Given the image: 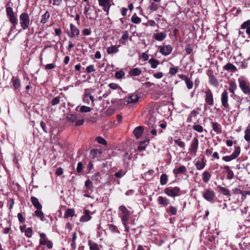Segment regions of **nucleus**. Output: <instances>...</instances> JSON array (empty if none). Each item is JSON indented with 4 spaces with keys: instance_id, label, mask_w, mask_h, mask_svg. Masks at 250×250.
I'll return each instance as SVG.
<instances>
[{
    "instance_id": "nucleus-25",
    "label": "nucleus",
    "mask_w": 250,
    "mask_h": 250,
    "mask_svg": "<svg viewBox=\"0 0 250 250\" xmlns=\"http://www.w3.org/2000/svg\"><path fill=\"white\" fill-rule=\"evenodd\" d=\"M31 202L33 206L37 209H42V206L39 202L38 199L34 196L31 197Z\"/></svg>"
},
{
    "instance_id": "nucleus-8",
    "label": "nucleus",
    "mask_w": 250,
    "mask_h": 250,
    "mask_svg": "<svg viewBox=\"0 0 250 250\" xmlns=\"http://www.w3.org/2000/svg\"><path fill=\"white\" fill-rule=\"evenodd\" d=\"M198 146L199 140L197 137H194L191 142L190 146L188 148V151L190 154L192 155L193 156H195L197 154Z\"/></svg>"
},
{
    "instance_id": "nucleus-17",
    "label": "nucleus",
    "mask_w": 250,
    "mask_h": 250,
    "mask_svg": "<svg viewBox=\"0 0 250 250\" xmlns=\"http://www.w3.org/2000/svg\"><path fill=\"white\" fill-rule=\"evenodd\" d=\"M140 98V96H139L137 94L133 93L126 98L125 101L127 102V104H134L139 101Z\"/></svg>"
},
{
    "instance_id": "nucleus-47",
    "label": "nucleus",
    "mask_w": 250,
    "mask_h": 250,
    "mask_svg": "<svg viewBox=\"0 0 250 250\" xmlns=\"http://www.w3.org/2000/svg\"><path fill=\"white\" fill-rule=\"evenodd\" d=\"M108 227L109 229L112 232L120 233L119 230L118 229L117 227L116 226H115V225L111 224H108Z\"/></svg>"
},
{
    "instance_id": "nucleus-60",
    "label": "nucleus",
    "mask_w": 250,
    "mask_h": 250,
    "mask_svg": "<svg viewBox=\"0 0 250 250\" xmlns=\"http://www.w3.org/2000/svg\"><path fill=\"white\" fill-rule=\"evenodd\" d=\"M95 71V66L93 64L89 65L86 68V71L88 73H91V72H94Z\"/></svg>"
},
{
    "instance_id": "nucleus-7",
    "label": "nucleus",
    "mask_w": 250,
    "mask_h": 250,
    "mask_svg": "<svg viewBox=\"0 0 250 250\" xmlns=\"http://www.w3.org/2000/svg\"><path fill=\"white\" fill-rule=\"evenodd\" d=\"M241 152V147L239 146H234V150L231 155L229 156H225L222 157V160L225 162H228L235 159L240 155Z\"/></svg>"
},
{
    "instance_id": "nucleus-42",
    "label": "nucleus",
    "mask_w": 250,
    "mask_h": 250,
    "mask_svg": "<svg viewBox=\"0 0 250 250\" xmlns=\"http://www.w3.org/2000/svg\"><path fill=\"white\" fill-rule=\"evenodd\" d=\"M99 153L100 154L101 153V151L99 149H91L90 152V157L92 159H95L97 157V154Z\"/></svg>"
},
{
    "instance_id": "nucleus-28",
    "label": "nucleus",
    "mask_w": 250,
    "mask_h": 250,
    "mask_svg": "<svg viewBox=\"0 0 250 250\" xmlns=\"http://www.w3.org/2000/svg\"><path fill=\"white\" fill-rule=\"evenodd\" d=\"M144 131V128L143 126H139L136 127L133 130V134L137 139L140 138Z\"/></svg>"
},
{
    "instance_id": "nucleus-44",
    "label": "nucleus",
    "mask_w": 250,
    "mask_h": 250,
    "mask_svg": "<svg viewBox=\"0 0 250 250\" xmlns=\"http://www.w3.org/2000/svg\"><path fill=\"white\" fill-rule=\"evenodd\" d=\"M67 119L71 123H74L76 121L77 117L76 114H68L67 115Z\"/></svg>"
},
{
    "instance_id": "nucleus-37",
    "label": "nucleus",
    "mask_w": 250,
    "mask_h": 250,
    "mask_svg": "<svg viewBox=\"0 0 250 250\" xmlns=\"http://www.w3.org/2000/svg\"><path fill=\"white\" fill-rule=\"evenodd\" d=\"M148 62L150 64L151 67L153 69L157 68L159 64V61L153 58L149 59Z\"/></svg>"
},
{
    "instance_id": "nucleus-38",
    "label": "nucleus",
    "mask_w": 250,
    "mask_h": 250,
    "mask_svg": "<svg viewBox=\"0 0 250 250\" xmlns=\"http://www.w3.org/2000/svg\"><path fill=\"white\" fill-rule=\"evenodd\" d=\"M166 210L167 212L169 213L171 215H175L177 213V208L171 205L167 208Z\"/></svg>"
},
{
    "instance_id": "nucleus-20",
    "label": "nucleus",
    "mask_w": 250,
    "mask_h": 250,
    "mask_svg": "<svg viewBox=\"0 0 250 250\" xmlns=\"http://www.w3.org/2000/svg\"><path fill=\"white\" fill-rule=\"evenodd\" d=\"M157 202L161 207H167L170 204L169 200L166 197L159 196L157 199Z\"/></svg>"
},
{
    "instance_id": "nucleus-43",
    "label": "nucleus",
    "mask_w": 250,
    "mask_h": 250,
    "mask_svg": "<svg viewBox=\"0 0 250 250\" xmlns=\"http://www.w3.org/2000/svg\"><path fill=\"white\" fill-rule=\"evenodd\" d=\"M35 215L38 218H39L42 221H43L44 220V214L41 209H37L34 212Z\"/></svg>"
},
{
    "instance_id": "nucleus-49",
    "label": "nucleus",
    "mask_w": 250,
    "mask_h": 250,
    "mask_svg": "<svg viewBox=\"0 0 250 250\" xmlns=\"http://www.w3.org/2000/svg\"><path fill=\"white\" fill-rule=\"evenodd\" d=\"M244 138L247 142H250V128L247 127L245 130Z\"/></svg>"
},
{
    "instance_id": "nucleus-36",
    "label": "nucleus",
    "mask_w": 250,
    "mask_h": 250,
    "mask_svg": "<svg viewBox=\"0 0 250 250\" xmlns=\"http://www.w3.org/2000/svg\"><path fill=\"white\" fill-rule=\"evenodd\" d=\"M50 13L48 11H46L42 16L41 19L40 21L41 23H42V24L46 23L48 21L50 18Z\"/></svg>"
},
{
    "instance_id": "nucleus-3",
    "label": "nucleus",
    "mask_w": 250,
    "mask_h": 250,
    "mask_svg": "<svg viewBox=\"0 0 250 250\" xmlns=\"http://www.w3.org/2000/svg\"><path fill=\"white\" fill-rule=\"evenodd\" d=\"M164 193L169 197H175L181 195V188L178 187H167L164 190Z\"/></svg>"
},
{
    "instance_id": "nucleus-30",
    "label": "nucleus",
    "mask_w": 250,
    "mask_h": 250,
    "mask_svg": "<svg viewBox=\"0 0 250 250\" xmlns=\"http://www.w3.org/2000/svg\"><path fill=\"white\" fill-rule=\"evenodd\" d=\"M211 178V173L208 171H205L202 173V179L203 182L205 183L208 184Z\"/></svg>"
},
{
    "instance_id": "nucleus-62",
    "label": "nucleus",
    "mask_w": 250,
    "mask_h": 250,
    "mask_svg": "<svg viewBox=\"0 0 250 250\" xmlns=\"http://www.w3.org/2000/svg\"><path fill=\"white\" fill-rule=\"evenodd\" d=\"M89 89H85V93L83 95V102H86V98H89L90 96H92L91 95V93L89 92Z\"/></svg>"
},
{
    "instance_id": "nucleus-55",
    "label": "nucleus",
    "mask_w": 250,
    "mask_h": 250,
    "mask_svg": "<svg viewBox=\"0 0 250 250\" xmlns=\"http://www.w3.org/2000/svg\"><path fill=\"white\" fill-rule=\"evenodd\" d=\"M96 141L99 144H101L102 145H107V142L102 137H97L96 138Z\"/></svg>"
},
{
    "instance_id": "nucleus-32",
    "label": "nucleus",
    "mask_w": 250,
    "mask_h": 250,
    "mask_svg": "<svg viewBox=\"0 0 250 250\" xmlns=\"http://www.w3.org/2000/svg\"><path fill=\"white\" fill-rule=\"evenodd\" d=\"M237 84L234 81H231L229 83V90L232 95L235 94V91L237 89Z\"/></svg>"
},
{
    "instance_id": "nucleus-57",
    "label": "nucleus",
    "mask_w": 250,
    "mask_h": 250,
    "mask_svg": "<svg viewBox=\"0 0 250 250\" xmlns=\"http://www.w3.org/2000/svg\"><path fill=\"white\" fill-rule=\"evenodd\" d=\"M125 75V72L122 70L116 71L115 74V77L118 79H122L124 77Z\"/></svg>"
},
{
    "instance_id": "nucleus-59",
    "label": "nucleus",
    "mask_w": 250,
    "mask_h": 250,
    "mask_svg": "<svg viewBox=\"0 0 250 250\" xmlns=\"http://www.w3.org/2000/svg\"><path fill=\"white\" fill-rule=\"evenodd\" d=\"M249 27H250V20L246 21L241 25V28L242 29H247Z\"/></svg>"
},
{
    "instance_id": "nucleus-41",
    "label": "nucleus",
    "mask_w": 250,
    "mask_h": 250,
    "mask_svg": "<svg viewBox=\"0 0 250 250\" xmlns=\"http://www.w3.org/2000/svg\"><path fill=\"white\" fill-rule=\"evenodd\" d=\"M107 53L108 54H111L112 53H116L119 51V49L118 47L115 45H113L110 47H109L107 48Z\"/></svg>"
},
{
    "instance_id": "nucleus-64",
    "label": "nucleus",
    "mask_w": 250,
    "mask_h": 250,
    "mask_svg": "<svg viewBox=\"0 0 250 250\" xmlns=\"http://www.w3.org/2000/svg\"><path fill=\"white\" fill-rule=\"evenodd\" d=\"M192 48H191V44L188 43L186 47L185 48V50L188 55H189L192 52Z\"/></svg>"
},
{
    "instance_id": "nucleus-54",
    "label": "nucleus",
    "mask_w": 250,
    "mask_h": 250,
    "mask_svg": "<svg viewBox=\"0 0 250 250\" xmlns=\"http://www.w3.org/2000/svg\"><path fill=\"white\" fill-rule=\"evenodd\" d=\"M192 128L197 131L198 132L201 133L204 131L203 127L199 125H193Z\"/></svg>"
},
{
    "instance_id": "nucleus-22",
    "label": "nucleus",
    "mask_w": 250,
    "mask_h": 250,
    "mask_svg": "<svg viewBox=\"0 0 250 250\" xmlns=\"http://www.w3.org/2000/svg\"><path fill=\"white\" fill-rule=\"evenodd\" d=\"M172 50V47L170 45H165L162 47L160 49V52L164 56L169 55Z\"/></svg>"
},
{
    "instance_id": "nucleus-21",
    "label": "nucleus",
    "mask_w": 250,
    "mask_h": 250,
    "mask_svg": "<svg viewBox=\"0 0 250 250\" xmlns=\"http://www.w3.org/2000/svg\"><path fill=\"white\" fill-rule=\"evenodd\" d=\"M211 125L213 130L216 133V134H220L222 133V129L221 125L217 123L211 122Z\"/></svg>"
},
{
    "instance_id": "nucleus-48",
    "label": "nucleus",
    "mask_w": 250,
    "mask_h": 250,
    "mask_svg": "<svg viewBox=\"0 0 250 250\" xmlns=\"http://www.w3.org/2000/svg\"><path fill=\"white\" fill-rule=\"evenodd\" d=\"M126 171V170L124 171L122 170H119L117 172H115L114 176L117 178H121L122 177H123L124 175L125 174Z\"/></svg>"
},
{
    "instance_id": "nucleus-6",
    "label": "nucleus",
    "mask_w": 250,
    "mask_h": 250,
    "mask_svg": "<svg viewBox=\"0 0 250 250\" xmlns=\"http://www.w3.org/2000/svg\"><path fill=\"white\" fill-rule=\"evenodd\" d=\"M40 237L39 244L41 246H46L49 249L52 248L53 244L51 241L48 239L45 233L43 232L40 233Z\"/></svg>"
},
{
    "instance_id": "nucleus-11",
    "label": "nucleus",
    "mask_w": 250,
    "mask_h": 250,
    "mask_svg": "<svg viewBox=\"0 0 250 250\" xmlns=\"http://www.w3.org/2000/svg\"><path fill=\"white\" fill-rule=\"evenodd\" d=\"M6 15L11 23H18V19L15 15L12 7L9 6L6 8Z\"/></svg>"
},
{
    "instance_id": "nucleus-10",
    "label": "nucleus",
    "mask_w": 250,
    "mask_h": 250,
    "mask_svg": "<svg viewBox=\"0 0 250 250\" xmlns=\"http://www.w3.org/2000/svg\"><path fill=\"white\" fill-rule=\"evenodd\" d=\"M11 83L12 84L13 90L16 93L20 92L21 83L19 77L13 76L11 79Z\"/></svg>"
},
{
    "instance_id": "nucleus-13",
    "label": "nucleus",
    "mask_w": 250,
    "mask_h": 250,
    "mask_svg": "<svg viewBox=\"0 0 250 250\" xmlns=\"http://www.w3.org/2000/svg\"><path fill=\"white\" fill-rule=\"evenodd\" d=\"M99 5L103 7L106 15H108L109 14V10L111 7L110 0H98Z\"/></svg>"
},
{
    "instance_id": "nucleus-16",
    "label": "nucleus",
    "mask_w": 250,
    "mask_h": 250,
    "mask_svg": "<svg viewBox=\"0 0 250 250\" xmlns=\"http://www.w3.org/2000/svg\"><path fill=\"white\" fill-rule=\"evenodd\" d=\"M208 77L209 83L210 85L217 88L219 85V82L216 77L213 74V72H209L208 73Z\"/></svg>"
},
{
    "instance_id": "nucleus-51",
    "label": "nucleus",
    "mask_w": 250,
    "mask_h": 250,
    "mask_svg": "<svg viewBox=\"0 0 250 250\" xmlns=\"http://www.w3.org/2000/svg\"><path fill=\"white\" fill-rule=\"evenodd\" d=\"M185 82L186 84L187 87L188 89H191L192 88L193 86V83L189 78H188L187 80H186Z\"/></svg>"
},
{
    "instance_id": "nucleus-26",
    "label": "nucleus",
    "mask_w": 250,
    "mask_h": 250,
    "mask_svg": "<svg viewBox=\"0 0 250 250\" xmlns=\"http://www.w3.org/2000/svg\"><path fill=\"white\" fill-rule=\"evenodd\" d=\"M224 169L226 171L227 177L226 178L228 180H231L234 177V174L232 170L230 169L229 166H225L223 167Z\"/></svg>"
},
{
    "instance_id": "nucleus-45",
    "label": "nucleus",
    "mask_w": 250,
    "mask_h": 250,
    "mask_svg": "<svg viewBox=\"0 0 250 250\" xmlns=\"http://www.w3.org/2000/svg\"><path fill=\"white\" fill-rule=\"evenodd\" d=\"M131 21L135 24H139L141 22V19L138 17L136 14H133V15L131 18Z\"/></svg>"
},
{
    "instance_id": "nucleus-58",
    "label": "nucleus",
    "mask_w": 250,
    "mask_h": 250,
    "mask_svg": "<svg viewBox=\"0 0 250 250\" xmlns=\"http://www.w3.org/2000/svg\"><path fill=\"white\" fill-rule=\"evenodd\" d=\"M92 33V31L90 28H84L82 31V35L84 36H89Z\"/></svg>"
},
{
    "instance_id": "nucleus-24",
    "label": "nucleus",
    "mask_w": 250,
    "mask_h": 250,
    "mask_svg": "<svg viewBox=\"0 0 250 250\" xmlns=\"http://www.w3.org/2000/svg\"><path fill=\"white\" fill-rule=\"evenodd\" d=\"M223 69L232 73H235L238 70L236 67L229 62L223 66Z\"/></svg>"
},
{
    "instance_id": "nucleus-2",
    "label": "nucleus",
    "mask_w": 250,
    "mask_h": 250,
    "mask_svg": "<svg viewBox=\"0 0 250 250\" xmlns=\"http://www.w3.org/2000/svg\"><path fill=\"white\" fill-rule=\"evenodd\" d=\"M118 214L122 222L128 221L131 212L125 206L121 205L119 207Z\"/></svg>"
},
{
    "instance_id": "nucleus-15",
    "label": "nucleus",
    "mask_w": 250,
    "mask_h": 250,
    "mask_svg": "<svg viewBox=\"0 0 250 250\" xmlns=\"http://www.w3.org/2000/svg\"><path fill=\"white\" fill-rule=\"evenodd\" d=\"M206 164L205 162V156L201 155L197 157V160L195 164V166L197 170H200L203 169L206 166Z\"/></svg>"
},
{
    "instance_id": "nucleus-52",
    "label": "nucleus",
    "mask_w": 250,
    "mask_h": 250,
    "mask_svg": "<svg viewBox=\"0 0 250 250\" xmlns=\"http://www.w3.org/2000/svg\"><path fill=\"white\" fill-rule=\"evenodd\" d=\"M230 114L231 116L233 118V121L235 122L237 119V117L239 115V112L235 110H233L232 111H230Z\"/></svg>"
},
{
    "instance_id": "nucleus-35",
    "label": "nucleus",
    "mask_w": 250,
    "mask_h": 250,
    "mask_svg": "<svg viewBox=\"0 0 250 250\" xmlns=\"http://www.w3.org/2000/svg\"><path fill=\"white\" fill-rule=\"evenodd\" d=\"M217 189H218L219 191H220L222 194H223L224 195L227 196H230L231 194L230 193L229 190L220 185H219L217 187Z\"/></svg>"
},
{
    "instance_id": "nucleus-29",
    "label": "nucleus",
    "mask_w": 250,
    "mask_h": 250,
    "mask_svg": "<svg viewBox=\"0 0 250 250\" xmlns=\"http://www.w3.org/2000/svg\"><path fill=\"white\" fill-rule=\"evenodd\" d=\"M91 181H93L95 184L99 185L101 183L100 179L101 177L100 173L99 172H96L91 176Z\"/></svg>"
},
{
    "instance_id": "nucleus-63",
    "label": "nucleus",
    "mask_w": 250,
    "mask_h": 250,
    "mask_svg": "<svg viewBox=\"0 0 250 250\" xmlns=\"http://www.w3.org/2000/svg\"><path fill=\"white\" fill-rule=\"evenodd\" d=\"M108 86L113 90L120 89L121 87L119 84L115 83H110L108 84Z\"/></svg>"
},
{
    "instance_id": "nucleus-19",
    "label": "nucleus",
    "mask_w": 250,
    "mask_h": 250,
    "mask_svg": "<svg viewBox=\"0 0 250 250\" xmlns=\"http://www.w3.org/2000/svg\"><path fill=\"white\" fill-rule=\"evenodd\" d=\"M84 186L86 189L84 191V193H91L93 191V184L89 179H87L84 183Z\"/></svg>"
},
{
    "instance_id": "nucleus-50",
    "label": "nucleus",
    "mask_w": 250,
    "mask_h": 250,
    "mask_svg": "<svg viewBox=\"0 0 250 250\" xmlns=\"http://www.w3.org/2000/svg\"><path fill=\"white\" fill-rule=\"evenodd\" d=\"M33 234V229L32 228H27L24 231V235L28 238H30L32 237Z\"/></svg>"
},
{
    "instance_id": "nucleus-34",
    "label": "nucleus",
    "mask_w": 250,
    "mask_h": 250,
    "mask_svg": "<svg viewBox=\"0 0 250 250\" xmlns=\"http://www.w3.org/2000/svg\"><path fill=\"white\" fill-rule=\"evenodd\" d=\"M88 245L90 250H100L99 245L91 240L88 241Z\"/></svg>"
},
{
    "instance_id": "nucleus-40",
    "label": "nucleus",
    "mask_w": 250,
    "mask_h": 250,
    "mask_svg": "<svg viewBox=\"0 0 250 250\" xmlns=\"http://www.w3.org/2000/svg\"><path fill=\"white\" fill-rule=\"evenodd\" d=\"M168 180V176L166 174L163 173L161 175L160 178V183L161 185L164 186L166 185Z\"/></svg>"
},
{
    "instance_id": "nucleus-31",
    "label": "nucleus",
    "mask_w": 250,
    "mask_h": 250,
    "mask_svg": "<svg viewBox=\"0 0 250 250\" xmlns=\"http://www.w3.org/2000/svg\"><path fill=\"white\" fill-rule=\"evenodd\" d=\"M142 73V69L140 68L137 67L132 68L129 71V74L131 76H138Z\"/></svg>"
},
{
    "instance_id": "nucleus-23",
    "label": "nucleus",
    "mask_w": 250,
    "mask_h": 250,
    "mask_svg": "<svg viewBox=\"0 0 250 250\" xmlns=\"http://www.w3.org/2000/svg\"><path fill=\"white\" fill-rule=\"evenodd\" d=\"M187 169L186 167L184 165L180 166L179 167L174 168L173 170V173L175 176L180 174H185L187 173Z\"/></svg>"
},
{
    "instance_id": "nucleus-56",
    "label": "nucleus",
    "mask_w": 250,
    "mask_h": 250,
    "mask_svg": "<svg viewBox=\"0 0 250 250\" xmlns=\"http://www.w3.org/2000/svg\"><path fill=\"white\" fill-rule=\"evenodd\" d=\"M60 102V97L57 96L54 98L51 101L50 104L52 105H55L59 104Z\"/></svg>"
},
{
    "instance_id": "nucleus-14",
    "label": "nucleus",
    "mask_w": 250,
    "mask_h": 250,
    "mask_svg": "<svg viewBox=\"0 0 250 250\" xmlns=\"http://www.w3.org/2000/svg\"><path fill=\"white\" fill-rule=\"evenodd\" d=\"M229 96L228 93L226 90H224L221 95V102L222 106L225 108H228L229 107V104L228 103Z\"/></svg>"
},
{
    "instance_id": "nucleus-39",
    "label": "nucleus",
    "mask_w": 250,
    "mask_h": 250,
    "mask_svg": "<svg viewBox=\"0 0 250 250\" xmlns=\"http://www.w3.org/2000/svg\"><path fill=\"white\" fill-rule=\"evenodd\" d=\"M199 114V112L195 110H192L187 118L188 123H191L192 122V118L193 117H196L197 115Z\"/></svg>"
},
{
    "instance_id": "nucleus-18",
    "label": "nucleus",
    "mask_w": 250,
    "mask_h": 250,
    "mask_svg": "<svg viewBox=\"0 0 250 250\" xmlns=\"http://www.w3.org/2000/svg\"><path fill=\"white\" fill-rule=\"evenodd\" d=\"M83 215L80 218V221L81 222H86L89 221L92 217L91 216V211L88 209H83Z\"/></svg>"
},
{
    "instance_id": "nucleus-33",
    "label": "nucleus",
    "mask_w": 250,
    "mask_h": 250,
    "mask_svg": "<svg viewBox=\"0 0 250 250\" xmlns=\"http://www.w3.org/2000/svg\"><path fill=\"white\" fill-rule=\"evenodd\" d=\"M75 215V210L74 208H68L64 212V217L68 218V217H72Z\"/></svg>"
},
{
    "instance_id": "nucleus-12",
    "label": "nucleus",
    "mask_w": 250,
    "mask_h": 250,
    "mask_svg": "<svg viewBox=\"0 0 250 250\" xmlns=\"http://www.w3.org/2000/svg\"><path fill=\"white\" fill-rule=\"evenodd\" d=\"M205 94V101L206 103L210 106H212L214 105L213 95L210 89H208L204 92Z\"/></svg>"
},
{
    "instance_id": "nucleus-4",
    "label": "nucleus",
    "mask_w": 250,
    "mask_h": 250,
    "mask_svg": "<svg viewBox=\"0 0 250 250\" xmlns=\"http://www.w3.org/2000/svg\"><path fill=\"white\" fill-rule=\"evenodd\" d=\"M238 82L242 92L245 95L250 96V82L242 78H238Z\"/></svg>"
},
{
    "instance_id": "nucleus-61",
    "label": "nucleus",
    "mask_w": 250,
    "mask_h": 250,
    "mask_svg": "<svg viewBox=\"0 0 250 250\" xmlns=\"http://www.w3.org/2000/svg\"><path fill=\"white\" fill-rule=\"evenodd\" d=\"M158 8V6L157 4L154 2H151L150 6L149 7V9L151 12L156 11Z\"/></svg>"
},
{
    "instance_id": "nucleus-5",
    "label": "nucleus",
    "mask_w": 250,
    "mask_h": 250,
    "mask_svg": "<svg viewBox=\"0 0 250 250\" xmlns=\"http://www.w3.org/2000/svg\"><path fill=\"white\" fill-rule=\"evenodd\" d=\"M70 30L67 32V36L70 38L77 39L80 34V29L74 24L71 23L69 25Z\"/></svg>"
},
{
    "instance_id": "nucleus-27",
    "label": "nucleus",
    "mask_w": 250,
    "mask_h": 250,
    "mask_svg": "<svg viewBox=\"0 0 250 250\" xmlns=\"http://www.w3.org/2000/svg\"><path fill=\"white\" fill-rule=\"evenodd\" d=\"M167 37V34L166 32H160L157 33H154L153 35V38L158 41H163Z\"/></svg>"
},
{
    "instance_id": "nucleus-9",
    "label": "nucleus",
    "mask_w": 250,
    "mask_h": 250,
    "mask_svg": "<svg viewBox=\"0 0 250 250\" xmlns=\"http://www.w3.org/2000/svg\"><path fill=\"white\" fill-rule=\"evenodd\" d=\"M202 196L206 200L211 203L214 202L216 197L214 191L210 189H207L202 193Z\"/></svg>"
},
{
    "instance_id": "nucleus-53",
    "label": "nucleus",
    "mask_w": 250,
    "mask_h": 250,
    "mask_svg": "<svg viewBox=\"0 0 250 250\" xmlns=\"http://www.w3.org/2000/svg\"><path fill=\"white\" fill-rule=\"evenodd\" d=\"M91 110V108L90 107L83 105L80 107V112L83 113V112H89Z\"/></svg>"
},
{
    "instance_id": "nucleus-1",
    "label": "nucleus",
    "mask_w": 250,
    "mask_h": 250,
    "mask_svg": "<svg viewBox=\"0 0 250 250\" xmlns=\"http://www.w3.org/2000/svg\"><path fill=\"white\" fill-rule=\"evenodd\" d=\"M20 24L21 29L19 30L18 33H21L22 30H25L29 28L30 25V17L26 12L22 13L19 17Z\"/></svg>"
},
{
    "instance_id": "nucleus-46",
    "label": "nucleus",
    "mask_w": 250,
    "mask_h": 250,
    "mask_svg": "<svg viewBox=\"0 0 250 250\" xmlns=\"http://www.w3.org/2000/svg\"><path fill=\"white\" fill-rule=\"evenodd\" d=\"M174 143L177 145L179 147L183 149H185V143L182 141L181 139L178 138V139L174 140Z\"/></svg>"
}]
</instances>
